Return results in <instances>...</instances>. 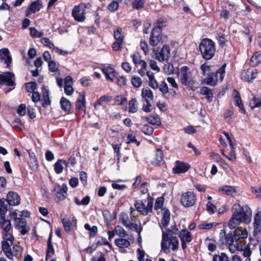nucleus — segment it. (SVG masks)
Listing matches in <instances>:
<instances>
[{"mask_svg": "<svg viewBox=\"0 0 261 261\" xmlns=\"http://www.w3.org/2000/svg\"><path fill=\"white\" fill-rule=\"evenodd\" d=\"M232 216L228 222V227L234 229L241 223L249 224L252 218V211L247 205L241 206L239 203H234L231 208Z\"/></svg>", "mask_w": 261, "mask_h": 261, "instance_id": "f257e3e1", "label": "nucleus"}, {"mask_svg": "<svg viewBox=\"0 0 261 261\" xmlns=\"http://www.w3.org/2000/svg\"><path fill=\"white\" fill-rule=\"evenodd\" d=\"M171 230L162 232V238L161 243L162 250L167 252L171 250L172 251H176L178 249L179 242L176 237L171 236Z\"/></svg>", "mask_w": 261, "mask_h": 261, "instance_id": "f03ea898", "label": "nucleus"}, {"mask_svg": "<svg viewBox=\"0 0 261 261\" xmlns=\"http://www.w3.org/2000/svg\"><path fill=\"white\" fill-rule=\"evenodd\" d=\"M120 221L122 225L127 229L136 231L140 236L142 230L141 222L139 221V224L137 223V218L129 216L125 213H121L119 217Z\"/></svg>", "mask_w": 261, "mask_h": 261, "instance_id": "7ed1b4c3", "label": "nucleus"}, {"mask_svg": "<svg viewBox=\"0 0 261 261\" xmlns=\"http://www.w3.org/2000/svg\"><path fill=\"white\" fill-rule=\"evenodd\" d=\"M202 57L205 60H210L216 52L215 43L211 39L205 38L202 40L199 45Z\"/></svg>", "mask_w": 261, "mask_h": 261, "instance_id": "20e7f679", "label": "nucleus"}, {"mask_svg": "<svg viewBox=\"0 0 261 261\" xmlns=\"http://www.w3.org/2000/svg\"><path fill=\"white\" fill-rule=\"evenodd\" d=\"M178 76L180 83L187 88L192 89L195 83L194 77L190 69L186 66L181 67L179 71Z\"/></svg>", "mask_w": 261, "mask_h": 261, "instance_id": "39448f33", "label": "nucleus"}, {"mask_svg": "<svg viewBox=\"0 0 261 261\" xmlns=\"http://www.w3.org/2000/svg\"><path fill=\"white\" fill-rule=\"evenodd\" d=\"M225 66L224 64L216 72L207 73V76L203 81V83L215 86L219 82H222L224 77Z\"/></svg>", "mask_w": 261, "mask_h": 261, "instance_id": "423d86ee", "label": "nucleus"}, {"mask_svg": "<svg viewBox=\"0 0 261 261\" xmlns=\"http://www.w3.org/2000/svg\"><path fill=\"white\" fill-rule=\"evenodd\" d=\"M196 200V196L194 192L188 191L184 193L180 199L181 204L186 207L194 205Z\"/></svg>", "mask_w": 261, "mask_h": 261, "instance_id": "0eeeda50", "label": "nucleus"}, {"mask_svg": "<svg viewBox=\"0 0 261 261\" xmlns=\"http://www.w3.org/2000/svg\"><path fill=\"white\" fill-rule=\"evenodd\" d=\"M68 188L65 184H63L62 186L56 185L52 192L55 195L58 201L64 200L66 198Z\"/></svg>", "mask_w": 261, "mask_h": 261, "instance_id": "6e6552de", "label": "nucleus"}, {"mask_svg": "<svg viewBox=\"0 0 261 261\" xmlns=\"http://www.w3.org/2000/svg\"><path fill=\"white\" fill-rule=\"evenodd\" d=\"M233 234L234 240L236 242H238L237 246L238 245H241V243H246L244 240L248 237V231L246 228L238 227L234 230Z\"/></svg>", "mask_w": 261, "mask_h": 261, "instance_id": "1a4fd4ad", "label": "nucleus"}, {"mask_svg": "<svg viewBox=\"0 0 261 261\" xmlns=\"http://www.w3.org/2000/svg\"><path fill=\"white\" fill-rule=\"evenodd\" d=\"M85 7L83 4L75 6L72 11V16L78 22H83L85 20Z\"/></svg>", "mask_w": 261, "mask_h": 261, "instance_id": "9d476101", "label": "nucleus"}, {"mask_svg": "<svg viewBox=\"0 0 261 261\" xmlns=\"http://www.w3.org/2000/svg\"><path fill=\"white\" fill-rule=\"evenodd\" d=\"M3 236L2 250L3 252L8 253L9 246H11L14 243V237L11 231L8 232H2Z\"/></svg>", "mask_w": 261, "mask_h": 261, "instance_id": "9b49d317", "label": "nucleus"}, {"mask_svg": "<svg viewBox=\"0 0 261 261\" xmlns=\"http://www.w3.org/2000/svg\"><path fill=\"white\" fill-rule=\"evenodd\" d=\"M14 75L10 72H4L0 74V85L8 86H13L14 84Z\"/></svg>", "mask_w": 261, "mask_h": 261, "instance_id": "f8f14e48", "label": "nucleus"}, {"mask_svg": "<svg viewBox=\"0 0 261 261\" xmlns=\"http://www.w3.org/2000/svg\"><path fill=\"white\" fill-rule=\"evenodd\" d=\"M162 38L161 31L158 28H153L149 39L150 44L153 46H156L162 41Z\"/></svg>", "mask_w": 261, "mask_h": 261, "instance_id": "ddd939ff", "label": "nucleus"}, {"mask_svg": "<svg viewBox=\"0 0 261 261\" xmlns=\"http://www.w3.org/2000/svg\"><path fill=\"white\" fill-rule=\"evenodd\" d=\"M190 168V165L179 161H176L175 166L172 168V172L174 174H180L186 172Z\"/></svg>", "mask_w": 261, "mask_h": 261, "instance_id": "4468645a", "label": "nucleus"}, {"mask_svg": "<svg viewBox=\"0 0 261 261\" xmlns=\"http://www.w3.org/2000/svg\"><path fill=\"white\" fill-rule=\"evenodd\" d=\"M225 243L228 245L229 251L231 253L235 252L237 250L238 242L234 240V234L231 232L228 233L225 236Z\"/></svg>", "mask_w": 261, "mask_h": 261, "instance_id": "2eb2a0df", "label": "nucleus"}, {"mask_svg": "<svg viewBox=\"0 0 261 261\" xmlns=\"http://www.w3.org/2000/svg\"><path fill=\"white\" fill-rule=\"evenodd\" d=\"M12 58L8 48H4L0 50V62H4L6 65V68H9L11 63Z\"/></svg>", "mask_w": 261, "mask_h": 261, "instance_id": "dca6fc26", "label": "nucleus"}, {"mask_svg": "<svg viewBox=\"0 0 261 261\" xmlns=\"http://www.w3.org/2000/svg\"><path fill=\"white\" fill-rule=\"evenodd\" d=\"M170 55V47L168 45H164L159 53H155L156 58L159 61L168 60Z\"/></svg>", "mask_w": 261, "mask_h": 261, "instance_id": "f3484780", "label": "nucleus"}, {"mask_svg": "<svg viewBox=\"0 0 261 261\" xmlns=\"http://www.w3.org/2000/svg\"><path fill=\"white\" fill-rule=\"evenodd\" d=\"M7 201L10 205L16 206L19 204L20 198L16 192L10 191L7 195Z\"/></svg>", "mask_w": 261, "mask_h": 261, "instance_id": "a211bd4d", "label": "nucleus"}, {"mask_svg": "<svg viewBox=\"0 0 261 261\" xmlns=\"http://www.w3.org/2000/svg\"><path fill=\"white\" fill-rule=\"evenodd\" d=\"M8 253L3 252L5 255L9 259H12L13 256L18 257L21 256L22 248L18 245H13V250H11V246H9Z\"/></svg>", "mask_w": 261, "mask_h": 261, "instance_id": "6ab92c4d", "label": "nucleus"}, {"mask_svg": "<svg viewBox=\"0 0 261 261\" xmlns=\"http://www.w3.org/2000/svg\"><path fill=\"white\" fill-rule=\"evenodd\" d=\"M42 7V4L41 1L38 0L32 2L25 11L26 15L28 16L32 13H35Z\"/></svg>", "mask_w": 261, "mask_h": 261, "instance_id": "aec40b11", "label": "nucleus"}, {"mask_svg": "<svg viewBox=\"0 0 261 261\" xmlns=\"http://www.w3.org/2000/svg\"><path fill=\"white\" fill-rule=\"evenodd\" d=\"M256 74V69L249 68L242 72L241 77L245 81L250 82L255 78Z\"/></svg>", "mask_w": 261, "mask_h": 261, "instance_id": "412c9836", "label": "nucleus"}, {"mask_svg": "<svg viewBox=\"0 0 261 261\" xmlns=\"http://www.w3.org/2000/svg\"><path fill=\"white\" fill-rule=\"evenodd\" d=\"M241 245H238L237 250L243 252V256L246 257V261H250V256L252 253L250 248L246 243H241Z\"/></svg>", "mask_w": 261, "mask_h": 261, "instance_id": "4be33fe9", "label": "nucleus"}, {"mask_svg": "<svg viewBox=\"0 0 261 261\" xmlns=\"http://www.w3.org/2000/svg\"><path fill=\"white\" fill-rule=\"evenodd\" d=\"M102 72L107 80L113 82L116 73V71L113 67L111 66H105L102 69Z\"/></svg>", "mask_w": 261, "mask_h": 261, "instance_id": "5701e85b", "label": "nucleus"}, {"mask_svg": "<svg viewBox=\"0 0 261 261\" xmlns=\"http://www.w3.org/2000/svg\"><path fill=\"white\" fill-rule=\"evenodd\" d=\"M261 227V211H257L254 215L253 221L254 234L258 233L259 228Z\"/></svg>", "mask_w": 261, "mask_h": 261, "instance_id": "b1692460", "label": "nucleus"}, {"mask_svg": "<svg viewBox=\"0 0 261 261\" xmlns=\"http://www.w3.org/2000/svg\"><path fill=\"white\" fill-rule=\"evenodd\" d=\"M42 93L43 97L42 105L43 107L45 108L50 105L49 90L45 86H43L42 88Z\"/></svg>", "mask_w": 261, "mask_h": 261, "instance_id": "393cba45", "label": "nucleus"}, {"mask_svg": "<svg viewBox=\"0 0 261 261\" xmlns=\"http://www.w3.org/2000/svg\"><path fill=\"white\" fill-rule=\"evenodd\" d=\"M219 191L224 194L232 196L236 193L237 190L235 187L225 185L219 187Z\"/></svg>", "mask_w": 261, "mask_h": 261, "instance_id": "a878e982", "label": "nucleus"}, {"mask_svg": "<svg viewBox=\"0 0 261 261\" xmlns=\"http://www.w3.org/2000/svg\"><path fill=\"white\" fill-rule=\"evenodd\" d=\"M134 205L137 211L141 215L146 216L148 214L146 205L142 201H136Z\"/></svg>", "mask_w": 261, "mask_h": 261, "instance_id": "bb28decb", "label": "nucleus"}, {"mask_svg": "<svg viewBox=\"0 0 261 261\" xmlns=\"http://www.w3.org/2000/svg\"><path fill=\"white\" fill-rule=\"evenodd\" d=\"M66 161L63 159H59L55 164L54 170L57 174H60L63 172L64 166L67 167Z\"/></svg>", "mask_w": 261, "mask_h": 261, "instance_id": "cd10ccee", "label": "nucleus"}, {"mask_svg": "<svg viewBox=\"0 0 261 261\" xmlns=\"http://www.w3.org/2000/svg\"><path fill=\"white\" fill-rule=\"evenodd\" d=\"M141 96L145 101H151L153 99V92L148 87L142 89Z\"/></svg>", "mask_w": 261, "mask_h": 261, "instance_id": "c85d7f7f", "label": "nucleus"}, {"mask_svg": "<svg viewBox=\"0 0 261 261\" xmlns=\"http://www.w3.org/2000/svg\"><path fill=\"white\" fill-rule=\"evenodd\" d=\"M115 244L119 248H124L130 245V242L126 238H119L115 240Z\"/></svg>", "mask_w": 261, "mask_h": 261, "instance_id": "c756f323", "label": "nucleus"}, {"mask_svg": "<svg viewBox=\"0 0 261 261\" xmlns=\"http://www.w3.org/2000/svg\"><path fill=\"white\" fill-rule=\"evenodd\" d=\"M164 163L163 153L161 150L157 149L154 161L153 162L152 164L155 166H161Z\"/></svg>", "mask_w": 261, "mask_h": 261, "instance_id": "7c9ffc66", "label": "nucleus"}, {"mask_svg": "<svg viewBox=\"0 0 261 261\" xmlns=\"http://www.w3.org/2000/svg\"><path fill=\"white\" fill-rule=\"evenodd\" d=\"M162 216L161 224L165 227L168 226L170 220V213L169 211L166 209H163Z\"/></svg>", "mask_w": 261, "mask_h": 261, "instance_id": "2f4dec72", "label": "nucleus"}, {"mask_svg": "<svg viewBox=\"0 0 261 261\" xmlns=\"http://www.w3.org/2000/svg\"><path fill=\"white\" fill-rule=\"evenodd\" d=\"M179 237L181 241H186L189 243L192 241L191 233L188 231L186 229L181 231Z\"/></svg>", "mask_w": 261, "mask_h": 261, "instance_id": "473e14b6", "label": "nucleus"}, {"mask_svg": "<svg viewBox=\"0 0 261 261\" xmlns=\"http://www.w3.org/2000/svg\"><path fill=\"white\" fill-rule=\"evenodd\" d=\"M5 199L0 200V222L5 219V214L7 211V205L5 204Z\"/></svg>", "mask_w": 261, "mask_h": 261, "instance_id": "72a5a7b5", "label": "nucleus"}, {"mask_svg": "<svg viewBox=\"0 0 261 261\" xmlns=\"http://www.w3.org/2000/svg\"><path fill=\"white\" fill-rule=\"evenodd\" d=\"M260 63H261V53L259 52H256L252 56L251 58L250 64L252 66H255Z\"/></svg>", "mask_w": 261, "mask_h": 261, "instance_id": "f704fd0d", "label": "nucleus"}, {"mask_svg": "<svg viewBox=\"0 0 261 261\" xmlns=\"http://www.w3.org/2000/svg\"><path fill=\"white\" fill-rule=\"evenodd\" d=\"M146 121L152 125H159L161 124V120L159 117L156 115H151L146 117Z\"/></svg>", "mask_w": 261, "mask_h": 261, "instance_id": "c9c22d12", "label": "nucleus"}, {"mask_svg": "<svg viewBox=\"0 0 261 261\" xmlns=\"http://www.w3.org/2000/svg\"><path fill=\"white\" fill-rule=\"evenodd\" d=\"M61 109L65 112H68L70 110L71 105L70 102L64 97L61 98L60 100Z\"/></svg>", "mask_w": 261, "mask_h": 261, "instance_id": "e433bc0d", "label": "nucleus"}, {"mask_svg": "<svg viewBox=\"0 0 261 261\" xmlns=\"http://www.w3.org/2000/svg\"><path fill=\"white\" fill-rule=\"evenodd\" d=\"M148 77L149 79V86L153 89L156 90L158 89L159 84L154 78V74L152 72L149 73Z\"/></svg>", "mask_w": 261, "mask_h": 261, "instance_id": "4c0bfd02", "label": "nucleus"}, {"mask_svg": "<svg viewBox=\"0 0 261 261\" xmlns=\"http://www.w3.org/2000/svg\"><path fill=\"white\" fill-rule=\"evenodd\" d=\"M55 254V250L51 242V237L50 236L47 242V250L46 252V260H47Z\"/></svg>", "mask_w": 261, "mask_h": 261, "instance_id": "58836bf2", "label": "nucleus"}, {"mask_svg": "<svg viewBox=\"0 0 261 261\" xmlns=\"http://www.w3.org/2000/svg\"><path fill=\"white\" fill-rule=\"evenodd\" d=\"M122 2V0H112L108 6V10L111 12L117 11L119 7V4Z\"/></svg>", "mask_w": 261, "mask_h": 261, "instance_id": "ea45409f", "label": "nucleus"}, {"mask_svg": "<svg viewBox=\"0 0 261 261\" xmlns=\"http://www.w3.org/2000/svg\"><path fill=\"white\" fill-rule=\"evenodd\" d=\"M0 226L2 229V232H8L11 230V224L9 220H6L3 219V221L0 222Z\"/></svg>", "mask_w": 261, "mask_h": 261, "instance_id": "a19ab883", "label": "nucleus"}, {"mask_svg": "<svg viewBox=\"0 0 261 261\" xmlns=\"http://www.w3.org/2000/svg\"><path fill=\"white\" fill-rule=\"evenodd\" d=\"M201 94L206 95L208 101H212L213 93L211 89L207 87H203L201 90Z\"/></svg>", "mask_w": 261, "mask_h": 261, "instance_id": "79ce46f5", "label": "nucleus"}, {"mask_svg": "<svg viewBox=\"0 0 261 261\" xmlns=\"http://www.w3.org/2000/svg\"><path fill=\"white\" fill-rule=\"evenodd\" d=\"M201 94L206 95L208 101H212L213 93L211 89L207 87H203L201 90Z\"/></svg>", "mask_w": 261, "mask_h": 261, "instance_id": "37998d69", "label": "nucleus"}, {"mask_svg": "<svg viewBox=\"0 0 261 261\" xmlns=\"http://www.w3.org/2000/svg\"><path fill=\"white\" fill-rule=\"evenodd\" d=\"M201 94L206 95L208 101H212L213 93L211 89L207 87H203L201 90Z\"/></svg>", "mask_w": 261, "mask_h": 261, "instance_id": "c03bdc74", "label": "nucleus"}, {"mask_svg": "<svg viewBox=\"0 0 261 261\" xmlns=\"http://www.w3.org/2000/svg\"><path fill=\"white\" fill-rule=\"evenodd\" d=\"M250 107L253 109L261 106V96H253L249 102Z\"/></svg>", "mask_w": 261, "mask_h": 261, "instance_id": "a18cd8bd", "label": "nucleus"}, {"mask_svg": "<svg viewBox=\"0 0 261 261\" xmlns=\"http://www.w3.org/2000/svg\"><path fill=\"white\" fill-rule=\"evenodd\" d=\"M90 201V198L88 195L86 196L82 200H80V199L76 197L74 198V201L77 205H87L89 203Z\"/></svg>", "mask_w": 261, "mask_h": 261, "instance_id": "49530a36", "label": "nucleus"}, {"mask_svg": "<svg viewBox=\"0 0 261 261\" xmlns=\"http://www.w3.org/2000/svg\"><path fill=\"white\" fill-rule=\"evenodd\" d=\"M76 108L77 109H83L85 108V96L80 94L76 102Z\"/></svg>", "mask_w": 261, "mask_h": 261, "instance_id": "de8ad7c7", "label": "nucleus"}, {"mask_svg": "<svg viewBox=\"0 0 261 261\" xmlns=\"http://www.w3.org/2000/svg\"><path fill=\"white\" fill-rule=\"evenodd\" d=\"M122 30L121 28H118L114 31V38L116 41L124 42V36L122 35Z\"/></svg>", "mask_w": 261, "mask_h": 261, "instance_id": "09e8293b", "label": "nucleus"}, {"mask_svg": "<svg viewBox=\"0 0 261 261\" xmlns=\"http://www.w3.org/2000/svg\"><path fill=\"white\" fill-rule=\"evenodd\" d=\"M116 234L120 238H126L128 236V234L125 229L120 226H116L115 228Z\"/></svg>", "mask_w": 261, "mask_h": 261, "instance_id": "8fccbe9b", "label": "nucleus"}, {"mask_svg": "<svg viewBox=\"0 0 261 261\" xmlns=\"http://www.w3.org/2000/svg\"><path fill=\"white\" fill-rule=\"evenodd\" d=\"M137 100L135 98L131 99L129 102L128 112L129 113H135L137 111Z\"/></svg>", "mask_w": 261, "mask_h": 261, "instance_id": "3c124183", "label": "nucleus"}, {"mask_svg": "<svg viewBox=\"0 0 261 261\" xmlns=\"http://www.w3.org/2000/svg\"><path fill=\"white\" fill-rule=\"evenodd\" d=\"M215 155L216 156V159L217 161L220 163L222 167L225 171H228L230 169L229 165L227 164L223 159L221 158L219 154H215Z\"/></svg>", "mask_w": 261, "mask_h": 261, "instance_id": "603ef678", "label": "nucleus"}, {"mask_svg": "<svg viewBox=\"0 0 261 261\" xmlns=\"http://www.w3.org/2000/svg\"><path fill=\"white\" fill-rule=\"evenodd\" d=\"M212 261H229L227 255L225 253L215 254L213 256Z\"/></svg>", "mask_w": 261, "mask_h": 261, "instance_id": "864d4df0", "label": "nucleus"}, {"mask_svg": "<svg viewBox=\"0 0 261 261\" xmlns=\"http://www.w3.org/2000/svg\"><path fill=\"white\" fill-rule=\"evenodd\" d=\"M47 63L49 71L55 72L58 70L59 64L58 62L51 60Z\"/></svg>", "mask_w": 261, "mask_h": 261, "instance_id": "5fc2aeb1", "label": "nucleus"}, {"mask_svg": "<svg viewBox=\"0 0 261 261\" xmlns=\"http://www.w3.org/2000/svg\"><path fill=\"white\" fill-rule=\"evenodd\" d=\"M158 88L159 89L160 91L163 94H166L169 92L168 87L165 81L161 82V83L159 85Z\"/></svg>", "mask_w": 261, "mask_h": 261, "instance_id": "6e6d98bb", "label": "nucleus"}, {"mask_svg": "<svg viewBox=\"0 0 261 261\" xmlns=\"http://www.w3.org/2000/svg\"><path fill=\"white\" fill-rule=\"evenodd\" d=\"M30 35L33 38H40L43 35V33L41 31H38L34 27L30 28Z\"/></svg>", "mask_w": 261, "mask_h": 261, "instance_id": "4d7b16f0", "label": "nucleus"}, {"mask_svg": "<svg viewBox=\"0 0 261 261\" xmlns=\"http://www.w3.org/2000/svg\"><path fill=\"white\" fill-rule=\"evenodd\" d=\"M112 99V97L107 95L101 96L97 100L95 104V107L100 106L102 105L103 102H108Z\"/></svg>", "mask_w": 261, "mask_h": 261, "instance_id": "13d9d810", "label": "nucleus"}, {"mask_svg": "<svg viewBox=\"0 0 261 261\" xmlns=\"http://www.w3.org/2000/svg\"><path fill=\"white\" fill-rule=\"evenodd\" d=\"M218 225L217 223L212 222V223H206L203 222L199 225L198 227L200 229H210L212 227H215Z\"/></svg>", "mask_w": 261, "mask_h": 261, "instance_id": "bf43d9fd", "label": "nucleus"}, {"mask_svg": "<svg viewBox=\"0 0 261 261\" xmlns=\"http://www.w3.org/2000/svg\"><path fill=\"white\" fill-rule=\"evenodd\" d=\"M131 83L134 87L139 88L142 84V81L140 77L136 76L132 78Z\"/></svg>", "mask_w": 261, "mask_h": 261, "instance_id": "052dcab7", "label": "nucleus"}, {"mask_svg": "<svg viewBox=\"0 0 261 261\" xmlns=\"http://www.w3.org/2000/svg\"><path fill=\"white\" fill-rule=\"evenodd\" d=\"M167 24V21L165 18H160L156 22V25L154 28H158L161 31V29L166 27Z\"/></svg>", "mask_w": 261, "mask_h": 261, "instance_id": "680f3d73", "label": "nucleus"}, {"mask_svg": "<svg viewBox=\"0 0 261 261\" xmlns=\"http://www.w3.org/2000/svg\"><path fill=\"white\" fill-rule=\"evenodd\" d=\"M41 42L44 45L49 47L50 49H55L56 47L54 45V44L52 42V41L48 38H43L41 39Z\"/></svg>", "mask_w": 261, "mask_h": 261, "instance_id": "e2e57ef3", "label": "nucleus"}, {"mask_svg": "<svg viewBox=\"0 0 261 261\" xmlns=\"http://www.w3.org/2000/svg\"><path fill=\"white\" fill-rule=\"evenodd\" d=\"M37 84L35 82H31L28 83L25 85V88L27 92L29 93H33L34 90L36 89Z\"/></svg>", "mask_w": 261, "mask_h": 261, "instance_id": "0e129e2a", "label": "nucleus"}, {"mask_svg": "<svg viewBox=\"0 0 261 261\" xmlns=\"http://www.w3.org/2000/svg\"><path fill=\"white\" fill-rule=\"evenodd\" d=\"M205 241H210V242L207 244L208 250L211 252H214L215 251L217 248V245L215 241L208 238H206Z\"/></svg>", "mask_w": 261, "mask_h": 261, "instance_id": "69168bd1", "label": "nucleus"}, {"mask_svg": "<svg viewBox=\"0 0 261 261\" xmlns=\"http://www.w3.org/2000/svg\"><path fill=\"white\" fill-rule=\"evenodd\" d=\"M145 0H134L132 3V7L137 10H139L143 7Z\"/></svg>", "mask_w": 261, "mask_h": 261, "instance_id": "338daca9", "label": "nucleus"}, {"mask_svg": "<svg viewBox=\"0 0 261 261\" xmlns=\"http://www.w3.org/2000/svg\"><path fill=\"white\" fill-rule=\"evenodd\" d=\"M142 131L145 135H151L153 132V128L148 124H145L142 126Z\"/></svg>", "mask_w": 261, "mask_h": 261, "instance_id": "774afa93", "label": "nucleus"}]
</instances>
